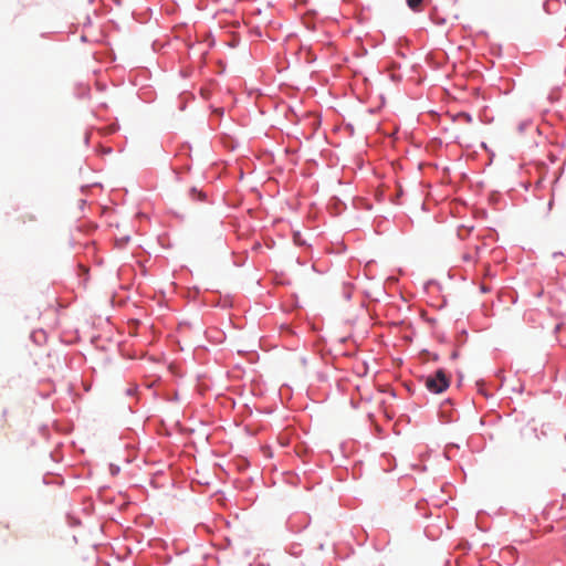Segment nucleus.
<instances>
[{
    "label": "nucleus",
    "instance_id": "obj_1",
    "mask_svg": "<svg viewBox=\"0 0 566 566\" xmlns=\"http://www.w3.org/2000/svg\"><path fill=\"white\" fill-rule=\"evenodd\" d=\"M450 385V379L442 369L437 370L426 379V387L433 394H441Z\"/></svg>",
    "mask_w": 566,
    "mask_h": 566
},
{
    "label": "nucleus",
    "instance_id": "obj_2",
    "mask_svg": "<svg viewBox=\"0 0 566 566\" xmlns=\"http://www.w3.org/2000/svg\"><path fill=\"white\" fill-rule=\"evenodd\" d=\"M481 247H482L481 244H474V245L470 247L468 249V251L463 254V260L464 261H474L479 255Z\"/></svg>",
    "mask_w": 566,
    "mask_h": 566
},
{
    "label": "nucleus",
    "instance_id": "obj_3",
    "mask_svg": "<svg viewBox=\"0 0 566 566\" xmlns=\"http://www.w3.org/2000/svg\"><path fill=\"white\" fill-rule=\"evenodd\" d=\"M422 1L423 0H407V4L412 11L418 12L421 9Z\"/></svg>",
    "mask_w": 566,
    "mask_h": 566
},
{
    "label": "nucleus",
    "instance_id": "obj_4",
    "mask_svg": "<svg viewBox=\"0 0 566 566\" xmlns=\"http://www.w3.org/2000/svg\"><path fill=\"white\" fill-rule=\"evenodd\" d=\"M469 232H470V229H467V230H465V234H464V233H463V230H462V229H460V230H459V237H460L461 239H465V235H467Z\"/></svg>",
    "mask_w": 566,
    "mask_h": 566
},
{
    "label": "nucleus",
    "instance_id": "obj_5",
    "mask_svg": "<svg viewBox=\"0 0 566 566\" xmlns=\"http://www.w3.org/2000/svg\"><path fill=\"white\" fill-rule=\"evenodd\" d=\"M191 192H192V193H198V196H199V198H200L201 200L205 198V193H203V192H201V191H197V189H195V188L191 190Z\"/></svg>",
    "mask_w": 566,
    "mask_h": 566
},
{
    "label": "nucleus",
    "instance_id": "obj_6",
    "mask_svg": "<svg viewBox=\"0 0 566 566\" xmlns=\"http://www.w3.org/2000/svg\"><path fill=\"white\" fill-rule=\"evenodd\" d=\"M481 290H482L483 292H488V291H490V289H489L486 285H484V284H482V285H481Z\"/></svg>",
    "mask_w": 566,
    "mask_h": 566
},
{
    "label": "nucleus",
    "instance_id": "obj_7",
    "mask_svg": "<svg viewBox=\"0 0 566 566\" xmlns=\"http://www.w3.org/2000/svg\"><path fill=\"white\" fill-rule=\"evenodd\" d=\"M465 120H471V117L467 115Z\"/></svg>",
    "mask_w": 566,
    "mask_h": 566
}]
</instances>
